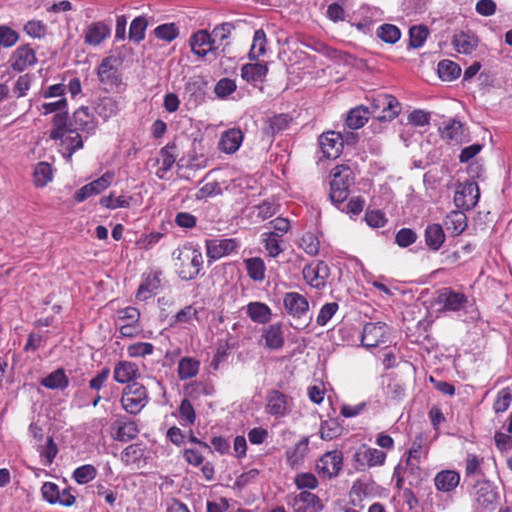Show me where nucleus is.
<instances>
[{"label": "nucleus", "instance_id": "obj_37", "mask_svg": "<svg viewBox=\"0 0 512 512\" xmlns=\"http://www.w3.org/2000/svg\"><path fill=\"white\" fill-rule=\"evenodd\" d=\"M441 137L449 143H461L464 136L463 125L460 121L451 119L440 128Z\"/></svg>", "mask_w": 512, "mask_h": 512}, {"label": "nucleus", "instance_id": "obj_10", "mask_svg": "<svg viewBox=\"0 0 512 512\" xmlns=\"http://www.w3.org/2000/svg\"><path fill=\"white\" fill-rule=\"evenodd\" d=\"M479 197L478 184L475 181L469 180L455 192L454 202L458 208L469 210L477 205Z\"/></svg>", "mask_w": 512, "mask_h": 512}, {"label": "nucleus", "instance_id": "obj_60", "mask_svg": "<svg viewBox=\"0 0 512 512\" xmlns=\"http://www.w3.org/2000/svg\"><path fill=\"white\" fill-rule=\"evenodd\" d=\"M417 239V233L410 228H401L395 235V243L401 248L409 247L414 244Z\"/></svg>", "mask_w": 512, "mask_h": 512}, {"label": "nucleus", "instance_id": "obj_1", "mask_svg": "<svg viewBox=\"0 0 512 512\" xmlns=\"http://www.w3.org/2000/svg\"><path fill=\"white\" fill-rule=\"evenodd\" d=\"M174 269L183 281L196 279L203 269V255L200 248L192 242H186L172 252Z\"/></svg>", "mask_w": 512, "mask_h": 512}, {"label": "nucleus", "instance_id": "obj_15", "mask_svg": "<svg viewBox=\"0 0 512 512\" xmlns=\"http://www.w3.org/2000/svg\"><path fill=\"white\" fill-rule=\"evenodd\" d=\"M10 67L16 72H23L37 63L34 49L29 45H21L13 51L9 58Z\"/></svg>", "mask_w": 512, "mask_h": 512}, {"label": "nucleus", "instance_id": "obj_58", "mask_svg": "<svg viewBox=\"0 0 512 512\" xmlns=\"http://www.w3.org/2000/svg\"><path fill=\"white\" fill-rule=\"evenodd\" d=\"M154 34L158 39L171 42L179 35V29L174 23H166L157 26Z\"/></svg>", "mask_w": 512, "mask_h": 512}, {"label": "nucleus", "instance_id": "obj_20", "mask_svg": "<svg viewBox=\"0 0 512 512\" xmlns=\"http://www.w3.org/2000/svg\"><path fill=\"white\" fill-rule=\"evenodd\" d=\"M292 508L294 512H320L323 504L317 495L302 491L294 497Z\"/></svg>", "mask_w": 512, "mask_h": 512}, {"label": "nucleus", "instance_id": "obj_27", "mask_svg": "<svg viewBox=\"0 0 512 512\" xmlns=\"http://www.w3.org/2000/svg\"><path fill=\"white\" fill-rule=\"evenodd\" d=\"M460 483V474L455 470H442L434 477V485L440 492H453Z\"/></svg>", "mask_w": 512, "mask_h": 512}, {"label": "nucleus", "instance_id": "obj_50", "mask_svg": "<svg viewBox=\"0 0 512 512\" xmlns=\"http://www.w3.org/2000/svg\"><path fill=\"white\" fill-rule=\"evenodd\" d=\"M319 433L321 439L330 441L341 435L342 427L337 419L330 418L328 420L322 421Z\"/></svg>", "mask_w": 512, "mask_h": 512}, {"label": "nucleus", "instance_id": "obj_44", "mask_svg": "<svg viewBox=\"0 0 512 512\" xmlns=\"http://www.w3.org/2000/svg\"><path fill=\"white\" fill-rule=\"evenodd\" d=\"M234 29L235 25L231 22H223L215 26L210 33L214 46H217L218 49L221 45H228L225 41L230 37Z\"/></svg>", "mask_w": 512, "mask_h": 512}, {"label": "nucleus", "instance_id": "obj_7", "mask_svg": "<svg viewBox=\"0 0 512 512\" xmlns=\"http://www.w3.org/2000/svg\"><path fill=\"white\" fill-rule=\"evenodd\" d=\"M386 460V453L366 445L360 446L353 454V466L357 471H365L368 468L382 466Z\"/></svg>", "mask_w": 512, "mask_h": 512}, {"label": "nucleus", "instance_id": "obj_36", "mask_svg": "<svg viewBox=\"0 0 512 512\" xmlns=\"http://www.w3.org/2000/svg\"><path fill=\"white\" fill-rule=\"evenodd\" d=\"M268 73V67L265 63H247L241 68V77L251 82H262Z\"/></svg>", "mask_w": 512, "mask_h": 512}, {"label": "nucleus", "instance_id": "obj_13", "mask_svg": "<svg viewBox=\"0 0 512 512\" xmlns=\"http://www.w3.org/2000/svg\"><path fill=\"white\" fill-rule=\"evenodd\" d=\"M343 464V453L340 450L326 452L317 462L318 473L324 477H336Z\"/></svg>", "mask_w": 512, "mask_h": 512}, {"label": "nucleus", "instance_id": "obj_63", "mask_svg": "<svg viewBox=\"0 0 512 512\" xmlns=\"http://www.w3.org/2000/svg\"><path fill=\"white\" fill-rule=\"evenodd\" d=\"M38 451H39L40 456L45 459L44 465H46V466L50 465L58 453V448L54 442L53 437L49 436L47 438L46 444L40 446Z\"/></svg>", "mask_w": 512, "mask_h": 512}, {"label": "nucleus", "instance_id": "obj_8", "mask_svg": "<svg viewBox=\"0 0 512 512\" xmlns=\"http://www.w3.org/2000/svg\"><path fill=\"white\" fill-rule=\"evenodd\" d=\"M116 62V58L106 57L101 61L97 70L99 81L110 90L118 88L122 84V75L115 65Z\"/></svg>", "mask_w": 512, "mask_h": 512}, {"label": "nucleus", "instance_id": "obj_11", "mask_svg": "<svg viewBox=\"0 0 512 512\" xmlns=\"http://www.w3.org/2000/svg\"><path fill=\"white\" fill-rule=\"evenodd\" d=\"M114 175V172L107 171L98 179L84 185L75 192L74 200L81 203L93 195L100 194L111 185Z\"/></svg>", "mask_w": 512, "mask_h": 512}, {"label": "nucleus", "instance_id": "obj_12", "mask_svg": "<svg viewBox=\"0 0 512 512\" xmlns=\"http://www.w3.org/2000/svg\"><path fill=\"white\" fill-rule=\"evenodd\" d=\"M319 146L324 157L336 159L342 153L344 146L343 134L336 131L324 132L319 137Z\"/></svg>", "mask_w": 512, "mask_h": 512}, {"label": "nucleus", "instance_id": "obj_59", "mask_svg": "<svg viewBox=\"0 0 512 512\" xmlns=\"http://www.w3.org/2000/svg\"><path fill=\"white\" fill-rule=\"evenodd\" d=\"M263 237H265V249L268 251L269 255L271 257H277L282 252L280 247L281 235L277 232H269L264 233Z\"/></svg>", "mask_w": 512, "mask_h": 512}, {"label": "nucleus", "instance_id": "obj_28", "mask_svg": "<svg viewBox=\"0 0 512 512\" xmlns=\"http://www.w3.org/2000/svg\"><path fill=\"white\" fill-rule=\"evenodd\" d=\"M446 235L440 224H428L424 230V241L429 250L436 252L444 244Z\"/></svg>", "mask_w": 512, "mask_h": 512}, {"label": "nucleus", "instance_id": "obj_61", "mask_svg": "<svg viewBox=\"0 0 512 512\" xmlns=\"http://www.w3.org/2000/svg\"><path fill=\"white\" fill-rule=\"evenodd\" d=\"M237 88L234 80L230 78L220 79L214 87V93L218 98L225 99L231 95Z\"/></svg>", "mask_w": 512, "mask_h": 512}, {"label": "nucleus", "instance_id": "obj_42", "mask_svg": "<svg viewBox=\"0 0 512 512\" xmlns=\"http://www.w3.org/2000/svg\"><path fill=\"white\" fill-rule=\"evenodd\" d=\"M444 224L455 235H460L467 227V217L464 212L454 210L447 214Z\"/></svg>", "mask_w": 512, "mask_h": 512}, {"label": "nucleus", "instance_id": "obj_46", "mask_svg": "<svg viewBox=\"0 0 512 512\" xmlns=\"http://www.w3.org/2000/svg\"><path fill=\"white\" fill-rule=\"evenodd\" d=\"M145 457V447L142 443L127 446L121 453V460L126 464H136Z\"/></svg>", "mask_w": 512, "mask_h": 512}, {"label": "nucleus", "instance_id": "obj_35", "mask_svg": "<svg viewBox=\"0 0 512 512\" xmlns=\"http://www.w3.org/2000/svg\"><path fill=\"white\" fill-rule=\"evenodd\" d=\"M246 313L253 322L258 324H267L272 317L270 307L262 302H250Z\"/></svg>", "mask_w": 512, "mask_h": 512}, {"label": "nucleus", "instance_id": "obj_23", "mask_svg": "<svg viewBox=\"0 0 512 512\" xmlns=\"http://www.w3.org/2000/svg\"><path fill=\"white\" fill-rule=\"evenodd\" d=\"M191 50L199 57H205L209 52L217 49L212 43L210 33L206 30H199L195 32L189 39Z\"/></svg>", "mask_w": 512, "mask_h": 512}, {"label": "nucleus", "instance_id": "obj_43", "mask_svg": "<svg viewBox=\"0 0 512 512\" xmlns=\"http://www.w3.org/2000/svg\"><path fill=\"white\" fill-rule=\"evenodd\" d=\"M308 445L309 439L305 437L286 451L287 462L290 466L294 467L304 459V456L308 451Z\"/></svg>", "mask_w": 512, "mask_h": 512}, {"label": "nucleus", "instance_id": "obj_53", "mask_svg": "<svg viewBox=\"0 0 512 512\" xmlns=\"http://www.w3.org/2000/svg\"><path fill=\"white\" fill-rule=\"evenodd\" d=\"M52 180V167L47 162H39L34 168V182L38 187H44Z\"/></svg>", "mask_w": 512, "mask_h": 512}, {"label": "nucleus", "instance_id": "obj_24", "mask_svg": "<svg viewBox=\"0 0 512 512\" xmlns=\"http://www.w3.org/2000/svg\"><path fill=\"white\" fill-rule=\"evenodd\" d=\"M161 276L162 271L159 269L150 271L140 284L136 298L138 300H146L152 294H156L158 289L161 287Z\"/></svg>", "mask_w": 512, "mask_h": 512}, {"label": "nucleus", "instance_id": "obj_34", "mask_svg": "<svg viewBox=\"0 0 512 512\" xmlns=\"http://www.w3.org/2000/svg\"><path fill=\"white\" fill-rule=\"evenodd\" d=\"M120 110L121 102L110 96L100 98L95 107V112L104 120L117 115Z\"/></svg>", "mask_w": 512, "mask_h": 512}, {"label": "nucleus", "instance_id": "obj_26", "mask_svg": "<svg viewBox=\"0 0 512 512\" xmlns=\"http://www.w3.org/2000/svg\"><path fill=\"white\" fill-rule=\"evenodd\" d=\"M478 38L472 31H460L452 38V46L458 53L471 54L478 46Z\"/></svg>", "mask_w": 512, "mask_h": 512}, {"label": "nucleus", "instance_id": "obj_16", "mask_svg": "<svg viewBox=\"0 0 512 512\" xmlns=\"http://www.w3.org/2000/svg\"><path fill=\"white\" fill-rule=\"evenodd\" d=\"M207 83L201 77L190 78L185 86L183 98L187 105L197 107L205 100Z\"/></svg>", "mask_w": 512, "mask_h": 512}, {"label": "nucleus", "instance_id": "obj_18", "mask_svg": "<svg viewBox=\"0 0 512 512\" xmlns=\"http://www.w3.org/2000/svg\"><path fill=\"white\" fill-rule=\"evenodd\" d=\"M206 253L211 260H218L234 252L238 248L235 239H208L205 241Z\"/></svg>", "mask_w": 512, "mask_h": 512}, {"label": "nucleus", "instance_id": "obj_29", "mask_svg": "<svg viewBox=\"0 0 512 512\" xmlns=\"http://www.w3.org/2000/svg\"><path fill=\"white\" fill-rule=\"evenodd\" d=\"M161 167L157 170L158 178L163 179L165 174L173 167L178 157V147L175 142H169L160 150Z\"/></svg>", "mask_w": 512, "mask_h": 512}, {"label": "nucleus", "instance_id": "obj_55", "mask_svg": "<svg viewBox=\"0 0 512 512\" xmlns=\"http://www.w3.org/2000/svg\"><path fill=\"white\" fill-rule=\"evenodd\" d=\"M179 418L183 426L193 425L196 420L194 406L187 398H184L178 408Z\"/></svg>", "mask_w": 512, "mask_h": 512}, {"label": "nucleus", "instance_id": "obj_31", "mask_svg": "<svg viewBox=\"0 0 512 512\" xmlns=\"http://www.w3.org/2000/svg\"><path fill=\"white\" fill-rule=\"evenodd\" d=\"M243 141V133L240 129L232 128L225 131L219 141V148L227 154L235 153Z\"/></svg>", "mask_w": 512, "mask_h": 512}, {"label": "nucleus", "instance_id": "obj_56", "mask_svg": "<svg viewBox=\"0 0 512 512\" xmlns=\"http://www.w3.org/2000/svg\"><path fill=\"white\" fill-rule=\"evenodd\" d=\"M429 35L428 28L423 25L413 26L409 30V46L420 48L425 43Z\"/></svg>", "mask_w": 512, "mask_h": 512}, {"label": "nucleus", "instance_id": "obj_39", "mask_svg": "<svg viewBox=\"0 0 512 512\" xmlns=\"http://www.w3.org/2000/svg\"><path fill=\"white\" fill-rule=\"evenodd\" d=\"M370 116L368 107L363 105L351 109L346 117V125L351 129H359L365 125Z\"/></svg>", "mask_w": 512, "mask_h": 512}, {"label": "nucleus", "instance_id": "obj_21", "mask_svg": "<svg viewBox=\"0 0 512 512\" xmlns=\"http://www.w3.org/2000/svg\"><path fill=\"white\" fill-rule=\"evenodd\" d=\"M468 299L463 293L455 292L450 288H444L437 297V304L444 310L459 311L464 308Z\"/></svg>", "mask_w": 512, "mask_h": 512}, {"label": "nucleus", "instance_id": "obj_51", "mask_svg": "<svg viewBox=\"0 0 512 512\" xmlns=\"http://www.w3.org/2000/svg\"><path fill=\"white\" fill-rule=\"evenodd\" d=\"M512 402V390L510 387H504L498 391L493 402V410L496 414L506 412Z\"/></svg>", "mask_w": 512, "mask_h": 512}, {"label": "nucleus", "instance_id": "obj_40", "mask_svg": "<svg viewBox=\"0 0 512 512\" xmlns=\"http://www.w3.org/2000/svg\"><path fill=\"white\" fill-rule=\"evenodd\" d=\"M63 145L66 146V153L64 156L67 160H71L72 155L79 149L83 147V140L79 131L70 128V130L59 139Z\"/></svg>", "mask_w": 512, "mask_h": 512}, {"label": "nucleus", "instance_id": "obj_41", "mask_svg": "<svg viewBox=\"0 0 512 512\" xmlns=\"http://www.w3.org/2000/svg\"><path fill=\"white\" fill-rule=\"evenodd\" d=\"M439 78L443 81H453L461 75V67L449 59L441 60L437 66Z\"/></svg>", "mask_w": 512, "mask_h": 512}, {"label": "nucleus", "instance_id": "obj_14", "mask_svg": "<svg viewBox=\"0 0 512 512\" xmlns=\"http://www.w3.org/2000/svg\"><path fill=\"white\" fill-rule=\"evenodd\" d=\"M303 278L313 288L322 289L330 276V268L324 261H318L316 265H306L303 268Z\"/></svg>", "mask_w": 512, "mask_h": 512}, {"label": "nucleus", "instance_id": "obj_5", "mask_svg": "<svg viewBox=\"0 0 512 512\" xmlns=\"http://www.w3.org/2000/svg\"><path fill=\"white\" fill-rule=\"evenodd\" d=\"M147 403L148 393L144 385L133 382L124 388L121 396V405L127 413L137 415Z\"/></svg>", "mask_w": 512, "mask_h": 512}, {"label": "nucleus", "instance_id": "obj_19", "mask_svg": "<svg viewBox=\"0 0 512 512\" xmlns=\"http://www.w3.org/2000/svg\"><path fill=\"white\" fill-rule=\"evenodd\" d=\"M283 305L286 312L293 318L303 317L309 310L307 299L298 292H288L284 295Z\"/></svg>", "mask_w": 512, "mask_h": 512}, {"label": "nucleus", "instance_id": "obj_3", "mask_svg": "<svg viewBox=\"0 0 512 512\" xmlns=\"http://www.w3.org/2000/svg\"><path fill=\"white\" fill-rule=\"evenodd\" d=\"M368 108L370 115L373 117L372 126L376 122L392 121L401 111L399 101L390 94H378L373 98L371 106Z\"/></svg>", "mask_w": 512, "mask_h": 512}, {"label": "nucleus", "instance_id": "obj_62", "mask_svg": "<svg viewBox=\"0 0 512 512\" xmlns=\"http://www.w3.org/2000/svg\"><path fill=\"white\" fill-rule=\"evenodd\" d=\"M130 200L131 198H125L124 196L114 197L113 193H110L100 199V205L108 209L128 208Z\"/></svg>", "mask_w": 512, "mask_h": 512}, {"label": "nucleus", "instance_id": "obj_32", "mask_svg": "<svg viewBox=\"0 0 512 512\" xmlns=\"http://www.w3.org/2000/svg\"><path fill=\"white\" fill-rule=\"evenodd\" d=\"M138 366L129 361L118 362L113 371V378L116 382L121 384H131L130 382L138 376Z\"/></svg>", "mask_w": 512, "mask_h": 512}, {"label": "nucleus", "instance_id": "obj_45", "mask_svg": "<svg viewBox=\"0 0 512 512\" xmlns=\"http://www.w3.org/2000/svg\"><path fill=\"white\" fill-rule=\"evenodd\" d=\"M291 120L292 118L288 114L274 115L268 119L265 133L269 136H275L276 134L286 130Z\"/></svg>", "mask_w": 512, "mask_h": 512}, {"label": "nucleus", "instance_id": "obj_2", "mask_svg": "<svg viewBox=\"0 0 512 512\" xmlns=\"http://www.w3.org/2000/svg\"><path fill=\"white\" fill-rule=\"evenodd\" d=\"M329 198L335 205H341L348 198L349 188L354 183L353 172L346 165H338L330 172Z\"/></svg>", "mask_w": 512, "mask_h": 512}, {"label": "nucleus", "instance_id": "obj_52", "mask_svg": "<svg viewBox=\"0 0 512 512\" xmlns=\"http://www.w3.org/2000/svg\"><path fill=\"white\" fill-rule=\"evenodd\" d=\"M377 36L388 44H395L401 37L400 29L393 24H382L377 28Z\"/></svg>", "mask_w": 512, "mask_h": 512}, {"label": "nucleus", "instance_id": "obj_64", "mask_svg": "<svg viewBox=\"0 0 512 512\" xmlns=\"http://www.w3.org/2000/svg\"><path fill=\"white\" fill-rule=\"evenodd\" d=\"M339 305L336 302H329L324 304L319 314L316 318V323L319 326H325L328 321L335 315V313L338 311Z\"/></svg>", "mask_w": 512, "mask_h": 512}, {"label": "nucleus", "instance_id": "obj_4", "mask_svg": "<svg viewBox=\"0 0 512 512\" xmlns=\"http://www.w3.org/2000/svg\"><path fill=\"white\" fill-rule=\"evenodd\" d=\"M391 328L385 322H369L363 326L361 344L367 349L383 347L387 349L391 343Z\"/></svg>", "mask_w": 512, "mask_h": 512}, {"label": "nucleus", "instance_id": "obj_33", "mask_svg": "<svg viewBox=\"0 0 512 512\" xmlns=\"http://www.w3.org/2000/svg\"><path fill=\"white\" fill-rule=\"evenodd\" d=\"M40 385L50 390H65L69 386V378L63 368H58L40 380Z\"/></svg>", "mask_w": 512, "mask_h": 512}, {"label": "nucleus", "instance_id": "obj_47", "mask_svg": "<svg viewBox=\"0 0 512 512\" xmlns=\"http://www.w3.org/2000/svg\"><path fill=\"white\" fill-rule=\"evenodd\" d=\"M200 362L191 357H184L178 364V377L186 380L196 376L199 372Z\"/></svg>", "mask_w": 512, "mask_h": 512}, {"label": "nucleus", "instance_id": "obj_48", "mask_svg": "<svg viewBox=\"0 0 512 512\" xmlns=\"http://www.w3.org/2000/svg\"><path fill=\"white\" fill-rule=\"evenodd\" d=\"M248 276L254 281H263L265 278V263L259 257L248 258L245 261Z\"/></svg>", "mask_w": 512, "mask_h": 512}, {"label": "nucleus", "instance_id": "obj_9", "mask_svg": "<svg viewBox=\"0 0 512 512\" xmlns=\"http://www.w3.org/2000/svg\"><path fill=\"white\" fill-rule=\"evenodd\" d=\"M289 401L291 398L277 389H270L266 395L265 412L275 418H282L289 414Z\"/></svg>", "mask_w": 512, "mask_h": 512}, {"label": "nucleus", "instance_id": "obj_25", "mask_svg": "<svg viewBox=\"0 0 512 512\" xmlns=\"http://www.w3.org/2000/svg\"><path fill=\"white\" fill-rule=\"evenodd\" d=\"M265 346L270 350H280L285 344L282 323H274L265 327L262 331Z\"/></svg>", "mask_w": 512, "mask_h": 512}, {"label": "nucleus", "instance_id": "obj_6", "mask_svg": "<svg viewBox=\"0 0 512 512\" xmlns=\"http://www.w3.org/2000/svg\"><path fill=\"white\" fill-rule=\"evenodd\" d=\"M474 490V507L477 512H489L497 507L499 492L490 481H477Z\"/></svg>", "mask_w": 512, "mask_h": 512}, {"label": "nucleus", "instance_id": "obj_57", "mask_svg": "<svg viewBox=\"0 0 512 512\" xmlns=\"http://www.w3.org/2000/svg\"><path fill=\"white\" fill-rule=\"evenodd\" d=\"M97 476L96 468L91 464H85L76 468L73 472V479L78 484H86Z\"/></svg>", "mask_w": 512, "mask_h": 512}, {"label": "nucleus", "instance_id": "obj_17", "mask_svg": "<svg viewBox=\"0 0 512 512\" xmlns=\"http://www.w3.org/2000/svg\"><path fill=\"white\" fill-rule=\"evenodd\" d=\"M69 125L77 131L91 134L96 130L97 120L87 106H81L72 114Z\"/></svg>", "mask_w": 512, "mask_h": 512}, {"label": "nucleus", "instance_id": "obj_30", "mask_svg": "<svg viewBox=\"0 0 512 512\" xmlns=\"http://www.w3.org/2000/svg\"><path fill=\"white\" fill-rule=\"evenodd\" d=\"M111 29L104 22L91 23L85 32V43L97 46L110 36Z\"/></svg>", "mask_w": 512, "mask_h": 512}, {"label": "nucleus", "instance_id": "obj_54", "mask_svg": "<svg viewBox=\"0 0 512 512\" xmlns=\"http://www.w3.org/2000/svg\"><path fill=\"white\" fill-rule=\"evenodd\" d=\"M147 24V20L143 16L133 19L129 28V39L136 43L142 41L145 38Z\"/></svg>", "mask_w": 512, "mask_h": 512}, {"label": "nucleus", "instance_id": "obj_22", "mask_svg": "<svg viewBox=\"0 0 512 512\" xmlns=\"http://www.w3.org/2000/svg\"><path fill=\"white\" fill-rule=\"evenodd\" d=\"M114 439L119 442H128L133 440L139 434V429L135 421L126 417H118L113 423Z\"/></svg>", "mask_w": 512, "mask_h": 512}, {"label": "nucleus", "instance_id": "obj_49", "mask_svg": "<svg viewBox=\"0 0 512 512\" xmlns=\"http://www.w3.org/2000/svg\"><path fill=\"white\" fill-rule=\"evenodd\" d=\"M266 34L263 29H258L254 32L253 42L249 51V59L257 60L266 52Z\"/></svg>", "mask_w": 512, "mask_h": 512}, {"label": "nucleus", "instance_id": "obj_38", "mask_svg": "<svg viewBox=\"0 0 512 512\" xmlns=\"http://www.w3.org/2000/svg\"><path fill=\"white\" fill-rule=\"evenodd\" d=\"M69 120L68 111L54 114L52 118L53 127L49 134L52 140H58L67 134L70 130Z\"/></svg>", "mask_w": 512, "mask_h": 512}]
</instances>
